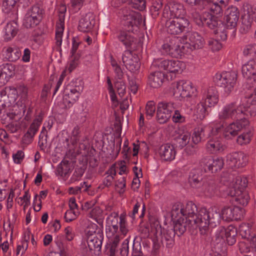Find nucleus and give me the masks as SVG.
I'll return each mask as SVG.
<instances>
[{
	"instance_id": "b1692460",
	"label": "nucleus",
	"mask_w": 256,
	"mask_h": 256,
	"mask_svg": "<svg viewBox=\"0 0 256 256\" xmlns=\"http://www.w3.org/2000/svg\"><path fill=\"white\" fill-rule=\"evenodd\" d=\"M201 101L208 107L214 106L218 102V94L216 88H208L204 94Z\"/></svg>"
},
{
	"instance_id": "6e6552de",
	"label": "nucleus",
	"mask_w": 256,
	"mask_h": 256,
	"mask_svg": "<svg viewBox=\"0 0 256 256\" xmlns=\"http://www.w3.org/2000/svg\"><path fill=\"white\" fill-rule=\"evenodd\" d=\"M166 26L167 32L171 34H179L184 32L189 26L186 18H167Z\"/></svg>"
},
{
	"instance_id": "4be33fe9",
	"label": "nucleus",
	"mask_w": 256,
	"mask_h": 256,
	"mask_svg": "<svg viewBox=\"0 0 256 256\" xmlns=\"http://www.w3.org/2000/svg\"><path fill=\"white\" fill-rule=\"evenodd\" d=\"M95 24V16L93 13L88 12L82 16L78 26V29L80 32H86L90 31Z\"/></svg>"
},
{
	"instance_id": "0eeeda50",
	"label": "nucleus",
	"mask_w": 256,
	"mask_h": 256,
	"mask_svg": "<svg viewBox=\"0 0 256 256\" xmlns=\"http://www.w3.org/2000/svg\"><path fill=\"white\" fill-rule=\"evenodd\" d=\"M162 49L165 52L172 56L178 57L185 54V48L188 47V44H183L178 37L170 38L162 45Z\"/></svg>"
},
{
	"instance_id": "7c9ffc66",
	"label": "nucleus",
	"mask_w": 256,
	"mask_h": 256,
	"mask_svg": "<svg viewBox=\"0 0 256 256\" xmlns=\"http://www.w3.org/2000/svg\"><path fill=\"white\" fill-rule=\"evenodd\" d=\"M2 54L6 59L14 62L20 58L21 52L20 50L15 46H7L3 48Z\"/></svg>"
},
{
	"instance_id": "5701e85b",
	"label": "nucleus",
	"mask_w": 256,
	"mask_h": 256,
	"mask_svg": "<svg viewBox=\"0 0 256 256\" xmlns=\"http://www.w3.org/2000/svg\"><path fill=\"white\" fill-rule=\"evenodd\" d=\"M158 153L162 160L172 161L175 158L176 151L173 145L165 144L159 148Z\"/></svg>"
},
{
	"instance_id": "a878e982",
	"label": "nucleus",
	"mask_w": 256,
	"mask_h": 256,
	"mask_svg": "<svg viewBox=\"0 0 256 256\" xmlns=\"http://www.w3.org/2000/svg\"><path fill=\"white\" fill-rule=\"evenodd\" d=\"M118 40L126 48H130L135 44L136 38L134 36V31L131 29L120 31L118 36Z\"/></svg>"
},
{
	"instance_id": "13d9d810",
	"label": "nucleus",
	"mask_w": 256,
	"mask_h": 256,
	"mask_svg": "<svg viewBox=\"0 0 256 256\" xmlns=\"http://www.w3.org/2000/svg\"><path fill=\"white\" fill-rule=\"evenodd\" d=\"M239 232L242 238L248 239L252 236L250 235V228L248 224H242L239 227Z\"/></svg>"
},
{
	"instance_id": "49530a36",
	"label": "nucleus",
	"mask_w": 256,
	"mask_h": 256,
	"mask_svg": "<svg viewBox=\"0 0 256 256\" xmlns=\"http://www.w3.org/2000/svg\"><path fill=\"white\" fill-rule=\"evenodd\" d=\"M116 172V164H114L110 166L106 173V176L103 181V184L106 186L108 187L112 184Z\"/></svg>"
},
{
	"instance_id": "bb28decb",
	"label": "nucleus",
	"mask_w": 256,
	"mask_h": 256,
	"mask_svg": "<svg viewBox=\"0 0 256 256\" xmlns=\"http://www.w3.org/2000/svg\"><path fill=\"white\" fill-rule=\"evenodd\" d=\"M41 122L42 120L38 118L34 120L26 132L22 137V142L24 144H28L32 142L33 138L38 132L41 124Z\"/></svg>"
},
{
	"instance_id": "6ab92c4d",
	"label": "nucleus",
	"mask_w": 256,
	"mask_h": 256,
	"mask_svg": "<svg viewBox=\"0 0 256 256\" xmlns=\"http://www.w3.org/2000/svg\"><path fill=\"white\" fill-rule=\"evenodd\" d=\"M243 210L238 206H226L222 210V218L227 221L238 220L242 217Z\"/></svg>"
},
{
	"instance_id": "4468645a",
	"label": "nucleus",
	"mask_w": 256,
	"mask_h": 256,
	"mask_svg": "<svg viewBox=\"0 0 256 256\" xmlns=\"http://www.w3.org/2000/svg\"><path fill=\"white\" fill-rule=\"evenodd\" d=\"M142 21L141 15L139 13L132 10L129 11L124 14L122 20L124 26L128 30L131 29V30L132 31H136L138 26L140 24Z\"/></svg>"
},
{
	"instance_id": "58836bf2",
	"label": "nucleus",
	"mask_w": 256,
	"mask_h": 256,
	"mask_svg": "<svg viewBox=\"0 0 256 256\" xmlns=\"http://www.w3.org/2000/svg\"><path fill=\"white\" fill-rule=\"evenodd\" d=\"M202 176L197 170L192 171L190 175L189 182L191 186L194 188L200 189L204 182H202Z\"/></svg>"
},
{
	"instance_id": "a19ab883",
	"label": "nucleus",
	"mask_w": 256,
	"mask_h": 256,
	"mask_svg": "<svg viewBox=\"0 0 256 256\" xmlns=\"http://www.w3.org/2000/svg\"><path fill=\"white\" fill-rule=\"evenodd\" d=\"M243 102L246 103V106L250 110V115L254 116L256 114V87L250 96L244 98Z\"/></svg>"
},
{
	"instance_id": "dca6fc26",
	"label": "nucleus",
	"mask_w": 256,
	"mask_h": 256,
	"mask_svg": "<svg viewBox=\"0 0 256 256\" xmlns=\"http://www.w3.org/2000/svg\"><path fill=\"white\" fill-rule=\"evenodd\" d=\"M122 60L127 69L131 72H136L140 68V63L138 56L133 54L129 50L124 52Z\"/></svg>"
},
{
	"instance_id": "39448f33",
	"label": "nucleus",
	"mask_w": 256,
	"mask_h": 256,
	"mask_svg": "<svg viewBox=\"0 0 256 256\" xmlns=\"http://www.w3.org/2000/svg\"><path fill=\"white\" fill-rule=\"evenodd\" d=\"M236 79V74L230 72L216 73L214 78V82L224 89L226 95H228L233 90Z\"/></svg>"
},
{
	"instance_id": "e2e57ef3",
	"label": "nucleus",
	"mask_w": 256,
	"mask_h": 256,
	"mask_svg": "<svg viewBox=\"0 0 256 256\" xmlns=\"http://www.w3.org/2000/svg\"><path fill=\"white\" fill-rule=\"evenodd\" d=\"M79 214V210H67L64 214L66 221V222H70L76 220Z\"/></svg>"
},
{
	"instance_id": "393cba45",
	"label": "nucleus",
	"mask_w": 256,
	"mask_h": 256,
	"mask_svg": "<svg viewBox=\"0 0 256 256\" xmlns=\"http://www.w3.org/2000/svg\"><path fill=\"white\" fill-rule=\"evenodd\" d=\"M201 164L206 166L208 170L212 172H216L222 169L224 162L222 158H212L210 157H207L202 159Z\"/></svg>"
},
{
	"instance_id": "e433bc0d",
	"label": "nucleus",
	"mask_w": 256,
	"mask_h": 256,
	"mask_svg": "<svg viewBox=\"0 0 256 256\" xmlns=\"http://www.w3.org/2000/svg\"><path fill=\"white\" fill-rule=\"evenodd\" d=\"M240 250L244 252L256 251V237L251 236L250 238L246 239L245 241L241 242L239 244Z\"/></svg>"
},
{
	"instance_id": "052dcab7",
	"label": "nucleus",
	"mask_w": 256,
	"mask_h": 256,
	"mask_svg": "<svg viewBox=\"0 0 256 256\" xmlns=\"http://www.w3.org/2000/svg\"><path fill=\"white\" fill-rule=\"evenodd\" d=\"M252 136V134L250 131L246 132H243L237 138V142L240 145L248 144Z\"/></svg>"
},
{
	"instance_id": "8fccbe9b",
	"label": "nucleus",
	"mask_w": 256,
	"mask_h": 256,
	"mask_svg": "<svg viewBox=\"0 0 256 256\" xmlns=\"http://www.w3.org/2000/svg\"><path fill=\"white\" fill-rule=\"evenodd\" d=\"M210 4L208 10L212 16L214 18H220L223 15V9L222 6L219 5L218 2H206Z\"/></svg>"
},
{
	"instance_id": "37998d69",
	"label": "nucleus",
	"mask_w": 256,
	"mask_h": 256,
	"mask_svg": "<svg viewBox=\"0 0 256 256\" xmlns=\"http://www.w3.org/2000/svg\"><path fill=\"white\" fill-rule=\"evenodd\" d=\"M248 180L246 177L238 176L230 183L228 190L230 189H234L236 190H244L248 186Z\"/></svg>"
},
{
	"instance_id": "c756f323",
	"label": "nucleus",
	"mask_w": 256,
	"mask_h": 256,
	"mask_svg": "<svg viewBox=\"0 0 256 256\" xmlns=\"http://www.w3.org/2000/svg\"><path fill=\"white\" fill-rule=\"evenodd\" d=\"M174 220V230L178 236L184 234L190 226L191 220H188L186 217L181 216L178 218Z\"/></svg>"
},
{
	"instance_id": "bf43d9fd",
	"label": "nucleus",
	"mask_w": 256,
	"mask_h": 256,
	"mask_svg": "<svg viewBox=\"0 0 256 256\" xmlns=\"http://www.w3.org/2000/svg\"><path fill=\"white\" fill-rule=\"evenodd\" d=\"M30 195L28 191L26 190L24 192V194L22 196L20 197L18 202L20 206H23L24 210H26L30 204Z\"/></svg>"
},
{
	"instance_id": "f704fd0d",
	"label": "nucleus",
	"mask_w": 256,
	"mask_h": 256,
	"mask_svg": "<svg viewBox=\"0 0 256 256\" xmlns=\"http://www.w3.org/2000/svg\"><path fill=\"white\" fill-rule=\"evenodd\" d=\"M188 44L190 49H198L203 48L204 40L203 38L196 32H193L188 36Z\"/></svg>"
},
{
	"instance_id": "0e129e2a",
	"label": "nucleus",
	"mask_w": 256,
	"mask_h": 256,
	"mask_svg": "<svg viewBox=\"0 0 256 256\" xmlns=\"http://www.w3.org/2000/svg\"><path fill=\"white\" fill-rule=\"evenodd\" d=\"M84 172V170L82 168H76L74 174L70 178V181L71 182H74L80 180Z\"/></svg>"
},
{
	"instance_id": "338daca9",
	"label": "nucleus",
	"mask_w": 256,
	"mask_h": 256,
	"mask_svg": "<svg viewBox=\"0 0 256 256\" xmlns=\"http://www.w3.org/2000/svg\"><path fill=\"white\" fill-rule=\"evenodd\" d=\"M208 45L212 51H218L222 48V44L218 40L214 39H210L208 41Z\"/></svg>"
},
{
	"instance_id": "c03bdc74",
	"label": "nucleus",
	"mask_w": 256,
	"mask_h": 256,
	"mask_svg": "<svg viewBox=\"0 0 256 256\" xmlns=\"http://www.w3.org/2000/svg\"><path fill=\"white\" fill-rule=\"evenodd\" d=\"M206 148L211 153L223 150V146L218 138L210 139L206 144Z\"/></svg>"
},
{
	"instance_id": "c85d7f7f",
	"label": "nucleus",
	"mask_w": 256,
	"mask_h": 256,
	"mask_svg": "<svg viewBox=\"0 0 256 256\" xmlns=\"http://www.w3.org/2000/svg\"><path fill=\"white\" fill-rule=\"evenodd\" d=\"M228 192V195L234 198V200L238 204L244 206L248 204L250 196L246 191L242 190H236L234 189H230Z\"/></svg>"
},
{
	"instance_id": "cd10ccee",
	"label": "nucleus",
	"mask_w": 256,
	"mask_h": 256,
	"mask_svg": "<svg viewBox=\"0 0 256 256\" xmlns=\"http://www.w3.org/2000/svg\"><path fill=\"white\" fill-rule=\"evenodd\" d=\"M243 76L248 79H252L256 82V62L254 59H250L242 68Z\"/></svg>"
},
{
	"instance_id": "79ce46f5",
	"label": "nucleus",
	"mask_w": 256,
	"mask_h": 256,
	"mask_svg": "<svg viewBox=\"0 0 256 256\" xmlns=\"http://www.w3.org/2000/svg\"><path fill=\"white\" fill-rule=\"evenodd\" d=\"M80 96V92L76 88H73L69 92H66L64 97V100L65 102L68 104V106L70 107L78 100Z\"/></svg>"
},
{
	"instance_id": "6e6d98bb",
	"label": "nucleus",
	"mask_w": 256,
	"mask_h": 256,
	"mask_svg": "<svg viewBox=\"0 0 256 256\" xmlns=\"http://www.w3.org/2000/svg\"><path fill=\"white\" fill-rule=\"evenodd\" d=\"M70 170V164L68 160H62L58 166L57 172L60 176H66Z\"/></svg>"
},
{
	"instance_id": "680f3d73",
	"label": "nucleus",
	"mask_w": 256,
	"mask_h": 256,
	"mask_svg": "<svg viewBox=\"0 0 256 256\" xmlns=\"http://www.w3.org/2000/svg\"><path fill=\"white\" fill-rule=\"evenodd\" d=\"M156 111L155 103L153 101L148 102L146 106V114L148 119L151 118Z\"/></svg>"
},
{
	"instance_id": "423d86ee",
	"label": "nucleus",
	"mask_w": 256,
	"mask_h": 256,
	"mask_svg": "<svg viewBox=\"0 0 256 256\" xmlns=\"http://www.w3.org/2000/svg\"><path fill=\"white\" fill-rule=\"evenodd\" d=\"M248 125L249 122L246 118L236 120L224 127L222 132L223 136L227 140H232L240 132L246 128Z\"/></svg>"
},
{
	"instance_id": "20e7f679",
	"label": "nucleus",
	"mask_w": 256,
	"mask_h": 256,
	"mask_svg": "<svg viewBox=\"0 0 256 256\" xmlns=\"http://www.w3.org/2000/svg\"><path fill=\"white\" fill-rule=\"evenodd\" d=\"M171 93L180 100L195 96L197 90L192 83L186 80H180L172 84Z\"/></svg>"
},
{
	"instance_id": "7ed1b4c3",
	"label": "nucleus",
	"mask_w": 256,
	"mask_h": 256,
	"mask_svg": "<svg viewBox=\"0 0 256 256\" xmlns=\"http://www.w3.org/2000/svg\"><path fill=\"white\" fill-rule=\"evenodd\" d=\"M245 102L238 104L236 102H232L224 105L218 112V118L220 122L238 120L248 116L249 110L247 106H244Z\"/></svg>"
},
{
	"instance_id": "2f4dec72",
	"label": "nucleus",
	"mask_w": 256,
	"mask_h": 256,
	"mask_svg": "<svg viewBox=\"0 0 256 256\" xmlns=\"http://www.w3.org/2000/svg\"><path fill=\"white\" fill-rule=\"evenodd\" d=\"M164 78V74L163 72L156 71L149 75L148 83L150 87L158 88L162 86Z\"/></svg>"
},
{
	"instance_id": "de8ad7c7",
	"label": "nucleus",
	"mask_w": 256,
	"mask_h": 256,
	"mask_svg": "<svg viewBox=\"0 0 256 256\" xmlns=\"http://www.w3.org/2000/svg\"><path fill=\"white\" fill-rule=\"evenodd\" d=\"M176 232L173 228H168L164 232L162 238L166 242V246L168 248H172L174 242V236Z\"/></svg>"
},
{
	"instance_id": "2eb2a0df",
	"label": "nucleus",
	"mask_w": 256,
	"mask_h": 256,
	"mask_svg": "<svg viewBox=\"0 0 256 256\" xmlns=\"http://www.w3.org/2000/svg\"><path fill=\"white\" fill-rule=\"evenodd\" d=\"M41 14L40 8L38 6H32L25 16L24 24L27 28L36 26L40 21Z\"/></svg>"
},
{
	"instance_id": "9d476101",
	"label": "nucleus",
	"mask_w": 256,
	"mask_h": 256,
	"mask_svg": "<svg viewBox=\"0 0 256 256\" xmlns=\"http://www.w3.org/2000/svg\"><path fill=\"white\" fill-rule=\"evenodd\" d=\"M172 102H160L158 104L156 112V120L160 124H164L170 118L174 110Z\"/></svg>"
},
{
	"instance_id": "69168bd1",
	"label": "nucleus",
	"mask_w": 256,
	"mask_h": 256,
	"mask_svg": "<svg viewBox=\"0 0 256 256\" xmlns=\"http://www.w3.org/2000/svg\"><path fill=\"white\" fill-rule=\"evenodd\" d=\"M183 205L180 202H176L174 204L172 210V217L173 220L176 219L179 214L181 215V210Z\"/></svg>"
},
{
	"instance_id": "473e14b6",
	"label": "nucleus",
	"mask_w": 256,
	"mask_h": 256,
	"mask_svg": "<svg viewBox=\"0 0 256 256\" xmlns=\"http://www.w3.org/2000/svg\"><path fill=\"white\" fill-rule=\"evenodd\" d=\"M18 30L16 22L12 21L8 22L4 29V38L8 41L13 38L17 34Z\"/></svg>"
},
{
	"instance_id": "f03ea898",
	"label": "nucleus",
	"mask_w": 256,
	"mask_h": 256,
	"mask_svg": "<svg viewBox=\"0 0 256 256\" xmlns=\"http://www.w3.org/2000/svg\"><path fill=\"white\" fill-rule=\"evenodd\" d=\"M221 217L216 208H210L207 210L205 208H201L194 220V222L196 227L199 228L200 234H204L209 226L214 227L220 224Z\"/></svg>"
},
{
	"instance_id": "4c0bfd02",
	"label": "nucleus",
	"mask_w": 256,
	"mask_h": 256,
	"mask_svg": "<svg viewBox=\"0 0 256 256\" xmlns=\"http://www.w3.org/2000/svg\"><path fill=\"white\" fill-rule=\"evenodd\" d=\"M6 116L7 118H6V119L7 120L8 126L12 127L11 130L12 132H16L20 128L18 121L20 119V114L16 112H12L7 113Z\"/></svg>"
},
{
	"instance_id": "72a5a7b5",
	"label": "nucleus",
	"mask_w": 256,
	"mask_h": 256,
	"mask_svg": "<svg viewBox=\"0 0 256 256\" xmlns=\"http://www.w3.org/2000/svg\"><path fill=\"white\" fill-rule=\"evenodd\" d=\"M198 212L196 206L192 202H188L185 205H183V208L181 210L182 216L193 218V220L196 218Z\"/></svg>"
},
{
	"instance_id": "a211bd4d",
	"label": "nucleus",
	"mask_w": 256,
	"mask_h": 256,
	"mask_svg": "<svg viewBox=\"0 0 256 256\" xmlns=\"http://www.w3.org/2000/svg\"><path fill=\"white\" fill-rule=\"evenodd\" d=\"M237 230L232 226H229L226 228L220 227L218 230L216 236L222 239L226 240L229 245L232 246L236 242Z\"/></svg>"
},
{
	"instance_id": "f257e3e1",
	"label": "nucleus",
	"mask_w": 256,
	"mask_h": 256,
	"mask_svg": "<svg viewBox=\"0 0 256 256\" xmlns=\"http://www.w3.org/2000/svg\"><path fill=\"white\" fill-rule=\"evenodd\" d=\"M129 231L125 214L120 217L117 212L111 213L106 218V234L108 238H124Z\"/></svg>"
},
{
	"instance_id": "ea45409f",
	"label": "nucleus",
	"mask_w": 256,
	"mask_h": 256,
	"mask_svg": "<svg viewBox=\"0 0 256 256\" xmlns=\"http://www.w3.org/2000/svg\"><path fill=\"white\" fill-rule=\"evenodd\" d=\"M88 216L99 224H102L104 219L102 210L98 206L93 208L89 210L88 213Z\"/></svg>"
},
{
	"instance_id": "f3484780",
	"label": "nucleus",
	"mask_w": 256,
	"mask_h": 256,
	"mask_svg": "<svg viewBox=\"0 0 256 256\" xmlns=\"http://www.w3.org/2000/svg\"><path fill=\"white\" fill-rule=\"evenodd\" d=\"M194 20L199 26L206 25L211 29H214L218 24V22L208 12H204L201 14L194 13L193 14Z\"/></svg>"
},
{
	"instance_id": "3c124183",
	"label": "nucleus",
	"mask_w": 256,
	"mask_h": 256,
	"mask_svg": "<svg viewBox=\"0 0 256 256\" xmlns=\"http://www.w3.org/2000/svg\"><path fill=\"white\" fill-rule=\"evenodd\" d=\"M191 134L188 132H184L180 134L176 138L178 146L183 148L190 142Z\"/></svg>"
},
{
	"instance_id": "603ef678",
	"label": "nucleus",
	"mask_w": 256,
	"mask_h": 256,
	"mask_svg": "<svg viewBox=\"0 0 256 256\" xmlns=\"http://www.w3.org/2000/svg\"><path fill=\"white\" fill-rule=\"evenodd\" d=\"M243 54L246 57L252 58L255 60L256 58V44L252 43L246 45L242 50Z\"/></svg>"
},
{
	"instance_id": "4d7b16f0",
	"label": "nucleus",
	"mask_w": 256,
	"mask_h": 256,
	"mask_svg": "<svg viewBox=\"0 0 256 256\" xmlns=\"http://www.w3.org/2000/svg\"><path fill=\"white\" fill-rule=\"evenodd\" d=\"M12 91V93L14 94V99L16 100L17 98L18 94L22 96L25 97L28 94V88L24 85H20L16 88H13L10 89Z\"/></svg>"
},
{
	"instance_id": "412c9836",
	"label": "nucleus",
	"mask_w": 256,
	"mask_h": 256,
	"mask_svg": "<svg viewBox=\"0 0 256 256\" xmlns=\"http://www.w3.org/2000/svg\"><path fill=\"white\" fill-rule=\"evenodd\" d=\"M226 24L228 28H235L239 20L240 12L238 8L234 6L228 7L226 11Z\"/></svg>"
},
{
	"instance_id": "864d4df0",
	"label": "nucleus",
	"mask_w": 256,
	"mask_h": 256,
	"mask_svg": "<svg viewBox=\"0 0 256 256\" xmlns=\"http://www.w3.org/2000/svg\"><path fill=\"white\" fill-rule=\"evenodd\" d=\"M204 128L202 126L196 128L194 129L192 136H191L192 142L196 144L199 143L204 135Z\"/></svg>"
},
{
	"instance_id": "ddd939ff",
	"label": "nucleus",
	"mask_w": 256,
	"mask_h": 256,
	"mask_svg": "<svg viewBox=\"0 0 256 256\" xmlns=\"http://www.w3.org/2000/svg\"><path fill=\"white\" fill-rule=\"evenodd\" d=\"M66 11V6L61 4L58 8V20L56 24V46H60L62 43V38L64 29L65 14Z\"/></svg>"
},
{
	"instance_id": "c9c22d12",
	"label": "nucleus",
	"mask_w": 256,
	"mask_h": 256,
	"mask_svg": "<svg viewBox=\"0 0 256 256\" xmlns=\"http://www.w3.org/2000/svg\"><path fill=\"white\" fill-rule=\"evenodd\" d=\"M98 236H98H91L88 238V246L90 252L92 254H95L101 250L102 238L100 234H98Z\"/></svg>"
},
{
	"instance_id": "f8f14e48",
	"label": "nucleus",
	"mask_w": 256,
	"mask_h": 256,
	"mask_svg": "<svg viewBox=\"0 0 256 256\" xmlns=\"http://www.w3.org/2000/svg\"><path fill=\"white\" fill-rule=\"evenodd\" d=\"M248 158L242 152H234L228 154L226 157V164L231 168H238L244 166Z\"/></svg>"
},
{
	"instance_id": "774afa93",
	"label": "nucleus",
	"mask_w": 256,
	"mask_h": 256,
	"mask_svg": "<svg viewBox=\"0 0 256 256\" xmlns=\"http://www.w3.org/2000/svg\"><path fill=\"white\" fill-rule=\"evenodd\" d=\"M80 128L78 126H76L74 127L72 132L70 140L72 142V144H75L79 141L80 138Z\"/></svg>"
},
{
	"instance_id": "aec40b11",
	"label": "nucleus",
	"mask_w": 256,
	"mask_h": 256,
	"mask_svg": "<svg viewBox=\"0 0 256 256\" xmlns=\"http://www.w3.org/2000/svg\"><path fill=\"white\" fill-rule=\"evenodd\" d=\"M246 7L247 12L242 17V27L245 32L250 30L254 20L256 22V4Z\"/></svg>"
},
{
	"instance_id": "a18cd8bd",
	"label": "nucleus",
	"mask_w": 256,
	"mask_h": 256,
	"mask_svg": "<svg viewBox=\"0 0 256 256\" xmlns=\"http://www.w3.org/2000/svg\"><path fill=\"white\" fill-rule=\"evenodd\" d=\"M217 190L216 186L212 180L204 182L200 192L208 196L214 194Z\"/></svg>"
},
{
	"instance_id": "09e8293b",
	"label": "nucleus",
	"mask_w": 256,
	"mask_h": 256,
	"mask_svg": "<svg viewBox=\"0 0 256 256\" xmlns=\"http://www.w3.org/2000/svg\"><path fill=\"white\" fill-rule=\"evenodd\" d=\"M206 106L203 101H200L196 104L194 110V114L197 118L202 120L208 115Z\"/></svg>"
},
{
	"instance_id": "5fc2aeb1",
	"label": "nucleus",
	"mask_w": 256,
	"mask_h": 256,
	"mask_svg": "<svg viewBox=\"0 0 256 256\" xmlns=\"http://www.w3.org/2000/svg\"><path fill=\"white\" fill-rule=\"evenodd\" d=\"M110 64L115 74L116 78L118 79H122L124 76L123 71L116 60L112 56L110 57Z\"/></svg>"
},
{
	"instance_id": "9b49d317",
	"label": "nucleus",
	"mask_w": 256,
	"mask_h": 256,
	"mask_svg": "<svg viewBox=\"0 0 256 256\" xmlns=\"http://www.w3.org/2000/svg\"><path fill=\"white\" fill-rule=\"evenodd\" d=\"M158 64L160 69L174 74L181 73L186 68L185 63L178 60H160Z\"/></svg>"
},
{
	"instance_id": "1a4fd4ad",
	"label": "nucleus",
	"mask_w": 256,
	"mask_h": 256,
	"mask_svg": "<svg viewBox=\"0 0 256 256\" xmlns=\"http://www.w3.org/2000/svg\"><path fill=\"white\" fill-rule=\"evenodd\" d=\"M186 14V10L182 4L170 2L164 6L162 15L166 18H185Z\"/></svg>"
}]
</instances>
